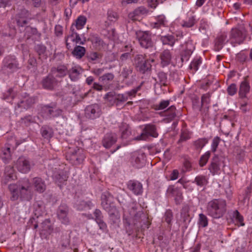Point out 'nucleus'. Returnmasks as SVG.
Instances as JSON below:
<instances>
[{
	"instance_id": "obj_16",
	"label": "nucleus",
	"mask_w": 252,
	"mask_h": 252,
	"mask_svg": "<svg viewBox=\"0 0 252 252\" xmlns=\"http://www.w3.org/2000/svg\"><path fill=\"white\" fill-rule=\"evenodd\" d=\"M117 141L116 135L115 134H107L103 140V145L106 148L111 147Z\"/></svg>"
},
{
	"instance_id": "obj_59",
	"label": "nucleus",
	"mask_w": 252,
	"mask_h": 252,
	"mask_svg": "<svg viewBox=\"0 0 252 252\" xmlns=\"http://www.w3.org/2000/svg\"><path fill=\"white\" fill-rule=\"evenodd\" d=\"M44 110L47 111L49 115L52 114L53 110L52 108H50L47 106H45L43 108Z\"/></svg>"
},
{
	"instance_id": "obj_50",
	"label": "nucleus",
	"mask_w": 252,
	"mask_h": 252,
	"mask_svg": "<svg viewBox=\"0 0 252 252\" xmlns=\"http://www.w3.org/2000/svg\"><path fill=\"white\" fill-rule=\"evenodd\" d=\"M41 134L45 138H48L52 137V133L48 131L45 128L42 127L41 129Z\"/></svg>"
},
{
	"instance_id": "obj_44",
	"label": "nucleus",
	"mask_w": 252,
	"mask_h": 252,
	"mask_svg": "<svg viewBox=\"0 0 252 252\" xmlns=\"http://www.w3.org/2000/svg\"><path fill=\"white\" fill-rule=\"evenodd\" d=\"M169 105V100H162L158 105L156 106V109L162 110L166 108Z\"/></svg>"
},
{
	"instance_id": "obj_30",
	"label": "nucleus",
	"mask_w": 252,
	"mask_h": 252,
	"mask_svg": "<svg viewBox=\"0 0 252 252\" xmlns=\"http://www.w3.org/2000/svg\"><path fill=\"white\" fill-rule=\"evenodd\" d=\"M1 157L4 162H8L11 158L10 148H6L3 149L2 151Z\"/></svg>"
},
{
	"instance_id": "obj_6",
	"label": "nucleus",
	"mask_w": 252,
	"mask_h": 252,
	"mask_svg": "<svg viewBox=\"0 0 252 252\" xmlns=\"http://www.w3.org/2000/svg\"><path fill=\"white\" fill-rule=\"evenodd\" d=\"M15 165L19 172L23 173L29 172L31 168V164L29 160L23 157H20L18 159Z\"/></svg>"
},
{
	"instance_id": "obj_11",
	"label": "nucleus",
	"mask_w": 252,
	"mask_h": 252,
	"mask_svg": "<svg viewBox=\"0 0 252 252\" xmlns=\"http://www.w3.org/2000/svg\"><path fill=\"white\" fill-rule=\"evenodd\" d=\"M17 179V176L12 167L7 166L5 168L4 175L2 179V183L7 184L12 181Z\"/></svg>"
},
{
	"instance_id": "obj_51",
	"label": "nucleus",
	"mask_w": 252,
	"mask_h": 252,
	"mask_svg": "<svg viewBox=\"0 0 252 252\" xmlns=\"http://www.w3.org/2000/svg\"><path fill=\"white\" fill-rule=\"evenodd\" d=\"M99 225L100 229L104 230L106 229V224L102 221L101 219H98V220L96 221Z\"/></svg>"
},
{
	"instance_id": "obj_54",
	"label": "nucleus",
	"mask_w": 252,
	"mask_h": 252,
	"mask_svg": "<svg viewBox=\"0 0 252 252\" xmlns=\"http://www.w3.org/2000/svg\"><path fill=\"white\" fill-rule=\"evenodd\" d=\"M194 20L192 18L189 19L188 22H186L183 24V26L186 27H191L194 25Z\"/></svg>"
},
{
	"instance_id": "obj_36",
	"label": "nucleus",
	"mask_w": 252,
	"mask_h": 252,
	"mask_svg": "<svg viewBox=\"0 0 252 252\" xmlns=\"http://www.w3.org/2000/svg\"><path fill=\"white\" fill-rule=\"evenodd\" d=\"M210 157V153L209 152L205 153L200 158L199 162L200 166H203L205 165L207 162Z\"/></svg>"
},
{
	"instance_id": "obj_17",
	"label": "nucleus",
	"mask_w": 252,
	"mask_h": 252,
	"mask_svg": "<svg viewBox=\"0 0 252 252\" xmlns=\"http://www.w3.org/2000/svg\"><path fill=\"white\" fill-rule=\"evenodd\" d=\"M160 63L162 66L164 67L168 65L171 61L172 55L169 50L163 51L160 55Z\"/></svg>"
},
{
	"instance_id": "obj_42",
	"label": "nucleus",
	"mask_w": 252,
	"mask_h": 252,
	"mask_svg": "<svg viewBox=\"0 0 252 252\" xmlns=\"http://www.w3.org/2000/svg\"><path fill=\"white\" fill-rule=\"evenodd\" d=\"M220 137L217 136L215 137L212 141L211 147H212V150L213 152H216L218 146L220 143Z\"/></svg>"
},
{
	"instance_id": "obj_14",
	"label": "nucleus",
	"mask_w": 252,
	"mask_h": 252,
	"mask_svg": "<svg viewBox=\"0 0 252 252\" xmlns=\"http://www.w3.org/2000/svg\"><path fill=\"white\" fill-rule=\"evenodd\" d=\"M183 48L182 60H188L195 48L194 46L191 41H189L186 43Z\"/></svg>"
},
{
	"instance_id": "obj_18",
	"label": "nucleus",
	"mask_w": 252,
	"mask_h": 252,
	"mask_svg": "<svg viewBox=\"0 0 252 252\" xmlns=\"http://www.w3.org/2000/svg\"><path fill=\"white\" fill-rule=\"evenodd\" d=\"M131 162L133 165L137 168H141L145 163V156L144 154H138L133 156Z\"/></svg>"
},
{
	"instance_id": "obj_47",
	"label": "nucleus",
	"mask_w": 252,
	"mask_h": 252,
	"mask_svg": "<svg viewBox=\"0 0 252 252\" xmlns=\"http://www.w3.org/2000/svg\"><path fill=\"white\" fill-rule=\"evenodd\" d=\"M179 172L177 169L173 170L170 176V180H175L179 177Z\"/></svg>"
},
{
	"instance_id": "obj_4",
	"label": "nucleus",
	"mask_w": 252,
	"mask_h": 252,
	"mask_svg": "<svg viewBox=\"0 0 252 252\" xmlns=\"http://www.w3.org/2000/svg\"><path fill=\"white\" fill-rule=\"evenodd\" d=\"M85 111L86 117L92 120L98 118L101 114L100 106L97 104L88 105L86 107Z\"/></svg>"
},
{
	"instance_id": "obj_64",
	"label": "nucleus",
	"mask_w": 252,
	"mask_h": 252,
	"mask_svg": "<svg viewBox=\"0 0 252 252\" xmlns=\"http://www.w3.org/2000/svg\"><path fill=\"white\" fill-rule=\"evenodd\" d=\"M184 166L187 170H189L191 167V164L189 161H186L184 162Z\"/></svg>"
},
{
	"instance_id": "obj_13",
	"label": "nucleus",
	"mask_w": 252,
	"mask_h": 252,
	"mask_svg": "<svg viewBox=\"0 0 252 252\" xmlns=\"http://www.w3.org/2000/svg\"><path fill=\"white\" fill-rule=\"evenodd\" d=\"M67 213L68 208L66 205H62L59 207L57 212L58 217L62 223L65 224H68L69 222Z\"/></svg>"
},
{
	"instance_id": "obj_43",
	"label": "nucleus",
	"mask_w": 252,
	"mask_h": 252,
	"mask_svg": "<svg viewBox=\"0 0 252 252\" xmlns=\"http://www.w3.org/2000/svg\"><path fill=\"white\" fill-rule=\"evenodd\" d=\"M210 102V95L209 94H203L201 97L202 106L209 104Z\"/></svg>"
},
{
	"instance_id": "obj_45",
	"label": "nucleus",
	"mask_w": 252,
	"mask_h": 252,
	"mask_svg": "<svg viewBox=\"0 0 252 252\" xmlns=\"http://www.w3.org/2000/svg\"><path fill=\"white\" fill-rule=\"evenodd\" d=\"M127 94L125 93L124 94H116L117 101L119 102H123L128 99Z\"/></svg>"
},
{
	"instance_id": "obj_37",
	"label": "nucleus",
	"mask_w": 252,
	"mask_h": 252,
	"mask_svg": "<svg viewBox=\"0 0 252 252\" xmlns=\"http://www.w3.org/2000/svg\"><path fill=\"white\" fill-rule=\"evenodd\" d=\"M202 60L200 58L196 59L193 60L190 64V68L195 71L198 69L199 66L201 64Z\"/></svg>"
},
{
	"instance_id": "obj_60",
	"label": "nucleus",
	"mask_w": 252,
	"mask_h": 252,
	"mask_svg": "<svg viewBox=\"0 0 252 252\" xmlns=\"http://www.w3.org/2000/svg\"><path fill=\"white\" fill-rule=\"evenodd\" d=\"M27 23V22H26V20L25 18H23V19H22L21 20L20 19H18L17 20V24L20 25V26H23V24H25Z\"/></svg>"
},
{
	"instance_id": "obj_34",
	"label": "nucleus",
	"mask_w": 252,
	"mask_h": 252,
	"mask_svg": "<svg viewBox=\"0 0 252 252\" xmlns=\"http://www.w3.org/2000/svg\"><path fill=\"white\" fill-rule=\"evenodd\" d=\"M207 143L208 140L206 138H200L194 142V145L197 149H202Z\"/></svg>"
},
{
	"instance_id": "obj_26",
	"label": "nucleus",
	"mask_w": 252,
	"mask_h": 252,
	"mask_svg": "<svg viewBox=\"0 0 252 252\" xmlns=\"http://www.w3.org/2000/svg\"><path fill=\"white\" fill-rule=\"evenodd\" d=\"M86 18L83 16H80L76 20L75 27L77 30L82 29L86 23Z\"/></svg>"
},
{
	"instance_id": "obj_56",
	"label": "nucleus",
	"mask_w": 252,
	"mask_h": 252,
	"mask_svg": "<svg viewBox=\"0 0 252 252\" xmlns=\"http://www.w3.org/2000/svg\"><path fill=\"white\" fill-rule=\"evenodd\" d=\"M95 217V220L97 221L98 219H101V212L98 210H96L94 212Z\"/></svg>"
},
{
	"instance_id": "obj_53",
	"label": "nucleus",
	"mask_w": 252,
	"mask_h": 252,
	"mask_svg": "<svg viewBox=\"0 0 252 252\" xmlns=\"http://www.w3.org/2000/svg\"><path fill=\"white\" fill-rule=\"evenodd\" d=\"M138 89H133L129 92H127L126 93V94H127V96L128 97V99L129 98H130V97L131 96H134L136 93H137V92L138 91Z\"/></svg>"
},
{
	"instance_id": "obj_2",
	"label": "nucleus",
	"mask_w": 252,
	"mask_h": 252,
	"mask_svg": "<svg viewBox=\"0 0 252 252\" xmlns=\"http://www.w3.org/2000/svg\"><path fill=\"white\" fill-rule=\"evenodd\" d=\"M226 210V203L222 199H213L208 202L207 206V214L214 219L223 216Z\"/></svg>"
},
{
	"instance_id": "obj_52",
	"label": "nucleus",
	"mask_w": 252,
	"mask_h": 252,
	"mask_svg": "<svg viewBox=\"0 0 252 252\" xmlns=\"http://www.w3.org/2000/svg\"><path fill=\"white\" fill-rule=\"evenodd\" d=\"M139 0H122L121 3L123 5H126L132 3H136Z\"/></svg>"
},
{
	"instance_id": "obj_7",
	"label": "nucleus",
	"mask_w": 252,
	"mask_h": 252,
	"mask_svg": "<svg viewBox=\"0 0 252 252\" xmlns=\"http://www.w3.org/2000/svg\"><path fill=\"white\" fill-rule=\"evenodd\" d=\"M148 136L153 137H157L158 133L157 132L156 126L154 125H148L146 126L143 132L141 134L139 137L136 138L137 140H145Z\"/></svg>"
},
{
	"instance_id": "obj_35",
	"label": "nucleus",
	"mask_w": 252,
	"mask_h": 252,
	"mask_svg": "<svg viewBox=\"0 0 252 252\" xmlns=\"http://www.w3.org/2000/svg\"><path fill=\"white\" fill-rule=\"evenodd\" d=\"M114 78V75L112 73H107L100 77L99 81L103 83H107L108 81H112Z\"/></svg>"
},
{
	"instance_id": "obj_58",
	"label": "nucleus",
	"mask_w": 252,
	"mask_h": 252,
	"mask_svg": "<svg viewBox=\"0 0 252 252\" xmlns=\"http://www.w3.org/2000/svg\"><path fill=\"white\" fill-rule=\"evenodd\" d=\"M94 88L97 91H100L102 90V86L98 83H94Z\"/></svg>"
},
{
	"instance_id": "obj_25",
	"label": "nucleus",
	"mask_w": 252,
	"mask_h": 252,
	"mask_svg": "<svg viewBox=\"0 0 252 252\" xmlns=\"http://www.w3.org/2000/svg\"><path fill=\"white\" fill-rule=\"evenodd\" d=\"M54 81L51 76H48L42 81V85L44 88L52 89L54 87Z\"/></svg>"
},
{
	"instance_id": "obj_10",
	"label": "nucleus",
	"mask_w": 252,
	"mask_h": 252,
	"mask_svg": "<svg viewBox=\"0 0 252 252\" xmlns=\"http://www.w3.org/2000/svg\"><path fill=\"white\" fill-rule=\"evenodd\" d=\"M229 40L231 44H241L243 40L241 31L237 28L232 29L230 32Z\"/></svg>"
},
{
	"instance_id": "obj_19",
	"label": "nucleus",
	"mask_w": 252,
	"mask_h": 252,
	"mask_svg": "<svg viewBox=\"0 0 252 252\" xmlns=\"http://www.w3.org/2000/svg\"><path fill=\"white\" fill-rule=\"evenodd\" d=\"M128 188L136 195L140 194L142 192V186L139 182H130L128 185Z\"/></svg>"
},
{
	"instance_id": "obj_8",
	"label": "nucleus",
	"mask_w": 252,
	"mask_h": 252,
	"mask_svg": "<svg viewBox=\"0 0 252 252\" xmlns=\"http://www.w3.org/2000/svg\"><path fill=\"white\" fill-rule=\"evenodd\" d=\"M67 159H69L72 163L75 164H79L83 161L85 158V156L83 154L82 150L77 149L73 152L72 154L70 156L69 154L66 156Z\"/></svg>"
},
{
	"instance_id": "obj_12",
	"label": "nucleus",
	"mask_w": 252,
	"mask_h": 252,
	"mask_svg": "<svg viewBox=\"0 0 252 252\" xmlns=\"http://www.w3.org/2000/svg\"><path fill=\"white\" fill-rule=\"evenodd\" d=\"M147 12L146 8L143 6L139 7L128 14V18L133 21H139Z\"/></svg>"
},
{
	"instance_id": "obj_48",
	"label": "nucleus",
	"mask_w": 252,
	"mask_h": 252,
	"mask_svg": "<svg viewBox=\"0 0 252 252\" xmlns=\"http://www.w3.org/2000/svg\"><path fill=\"white\" fill-rule=\"evenodd\" d=\"M132 72V70L130 68H124V70L122 71L121 73V76L124 78H126L129 75H130Z\"/></svg>"
},
{
	"instance_id": "obj_1",
	"label": "nucleus",
	"mask_w": 252,
	"mask_h": 252,
	"mask_svg": "<svg viewBox=\"0 0 252 252\" xmlns=\"http://www.w3.org/2000/svg\"><path fill=\"white\" fill-rule=\"evenodd\" d=\"M9 189L11 194V199L17 200L19 198L22 200H29L32 198V186L28 180H24L21 185L10 184Z\"/></svg>"
},
{
	"instance_id": "obj_28",
	"label": "nucleus",
	"mask_w": 252,
	"mask_h": 252,
	"mask_svg": "<svg viewBox=\"0 0 252 252\" xmlns=\"http://www.w3.org/2000/svg\"><path fill=\"white\" fill-rule=\"evenodd\" d=\"M166 24V20L164 16H159L157 19L156 22L154 23V27L158 28L161 26H164Z\"/></svg>"
},
{
	"instance_id": "obj_5",
	"label": "nucleus",
	"mask_w": 252,
	"mask_h": 252,
	"mask_svg": "<svg viewBox=\"0 0 252 252\" xmlns=\"http://www.w3.org/2000/svg\"><path fill=\"white\" fill-rule=\"evenodd\" d=\"M137 38L141 46L148 48L153 45L151 35L147 32H139L137 33Z\"/></svg>"
},
{
	"instance_id": "obj_21",
	"label": "nucleus",
	"mask_w": 252,
	"mask_h": 252,
	"mask_svg": "<svg viewBox=\"0 0 252 252\" xmlns=\"http://www.w3.org/2000/svg\"><path fill=\"white\" fill-rule=\"evenodd\" d=\"M250 87L246 80L243 81L240 86L239 95L241 97H245L250 91Z\"/></svg>"
},
{
	"instance_id": "obj_27",
	"label": "nucleus",
	"mask_w": 252,
	"mask_h": 252,
	"mask_svg": "<svg viewBox=\"0 0 252 252\" xmlns=\"http://www.w3.org/2000/svg\"><path fill=\"white\" fill-rule=\"evenodd\" d=\"M233 217L235 218L236 224L238 226L245 225V223L243 222V217L240 214L239 212L237 210L234 212Z\"/></svg>"
},
{
	"instance_id": "obj_23",
	"label": "nucleus",
	"mask_w": 252,
	"mask_h": 252,
	"mask_svg": "<svg viewBox=\"0 0 252 252\" xmlns=\"http://www.w3.org/2000/svg\"><path fill=\"white\" fill-rule=\"evenodd\" d=\"M105 99L110 105H114L117 101L116 94L114 92H109L105 96Z\"/></svg>"
},
{
	"instance_id": "obj_22",
	"label": "nucleus",
	"mask_w": 252,
	"mask_h": 252,
	"mask_svg": "<svg viewBox=\"0 0 252 252\" xmlns=\"http://www.w3.org/2000/svg\"><path fill=\"white\" fill-rule=\"evenodd\" d=\"M80 38L76 33H73L68 36L66 38V44L68 48L71 47V43H78L80 40Z\"/></svg>"
},
{
	"instance_id": "obj_9",
	"label": "nucleus",
	"mask_w": 252,
	"mask_h": 252,
	"mask_svg": "<svg viewBox=\"0 0 252 252\" xmlns=\"http://www.w3.org/2000/svg\"><path fill=\"white\" fill-rule=\"evenodd\" d=\"M167 194L169 196L174 197L177 204H180L182 201V192L178 188H174L173 186H169L167 189Z\"/></svg>"
},
{
	"instance_id": "obj_31",
	"label": "nucleus",
	"mask_w": 252,
	"mask_h": 252,
	"mask_svg": "<svg viewBox=\"0 0 252 252\" xmlns=\"http://www.w3.org/2000/svg\"><path fill=\"white\" fill-rule=\"evenodd\" d=\"M199 224L202 227H206L208 224V218L203 214L199 215Z\"/></svg>"
},
{
	"instance_id": "obj_24",
	"label": "nucleus",
	"mask_w": 252,
	"mask_h": 252,
	"mask_svg": "<svg viewBox=\"0 0 252 252\" xmlns=\"http://www.w3.org/2000/svg\"><path fill=\"white\" fill-rule=\"evenodd\" d=\"M85 49L84 47L80 46L76 47L72 52V54L76 58L80 59L85 54Z\"/></svg>"
},
{
	"instance_id": "obj_62",
	"label": "nucleus",
	"mask_w": 252,
	"mask_h": 252,
	"mask_svg": "<svg viewBox=\"0 0 252 252\" xmlns=\"http://www.w3.org/2000/svg\"><path fill=\"white\" fill-rule=\"evenodd\" d=\"M33 2V4L35 7H38L40 5L41 3V0H32Z\"/></svg>"
},
{
	"instance_id": "obj_46",
	"label": "nucleus",
	"mask_w": 252,
	"mask_h": 252,
	"mask_svg": "<svg viewBox=\"0 0 252 252\" xmlns=\"http://www.w3.org/2000/svg\"><path fill=\"white\" fill-rule=\"evenodd\" d=\"M220 169L219 165L215 162H212L210 167V170L214 174L217 173Z\"/></svg>"
},
{
	"instance_id": "obj_32",
	"label": "nucleus",
	"mask_w": 252,
	"mask_h": 252,
	"mask_svg": "<svg viewBox=\"0 0 252 252\" xmlns=\"http://www.w3.org/2000/svg\"><path fill=\"white\" fill-rule=\"evenodd\" d=\"M161 40L163 44H168L171 46H173L175 42L174 37L171 35L163 36Z\"/></svg>"
},
{
	"instance_id": "obj_40",
	"label": "nucleus",
	"mask_w": 252,
	"mask_h": 252,
	"mask_svg": "<svg viewBox=\"0 0 252 252\" xmlns=\"http://www.w3.org/2000/svg\"><path fill=\"white\" fill-rule=\"evenodd\" d=\"M227 91L229 95H234L237 91V88L236 84H231L228 87Z\"/></svg>"
},
{
	"instance_id": "obj_55",
	"label": "nucleus",
	"mask_w": 252,
	"mask_h": 252,
	"mask_svg": "<svg viewBox=\"0 0 252 252\" xmlns=\"http://www.w3.org/2000/svg\"><path fill=\"white\" fill-rule=\"evenodd\" d=\"M9 2L8 0H0V7H5L8 5Z\"/></svg>"
},
{
	"instance_id": "obj_41",
	"label": "nucleus",
	"mask_w": 252,
	"mask_h": 252,
	"mask_svg": "<svg viewBox=\"0 0 252 252\" xmlns=\"http://www.w3.org/2000/svg\"><path fill=\"white\" fill-rule=\"evenodd\" d=\"M67 73V68L64 66H60L57 69V75L59 77H63L65 76Z\"/></svg>"
},
{
	"instance_id": "obj_15",
	"label": "nucleus",
	"mask_w": 252,
	"mask_h": 252,
	"mask_svg": "<svg viewBox=\"0 0 252 252\" xmlns=\"http://www.w3.org/2000/svg\"><path fill=\"white\" fill-rule=\"evenodd\" d=\"M32 182L34 190L39 193L43 192L46 189L44 181L40 178L36 177L33 179Z\"/></svg>"
},
{
	"instance_id": "obj_29",
	"label": "nucleus",
	"mask_w": 252,
	"mask_h": 252,
	"mask_svg": "<svg viewBox=\"0 0 252 252\" xmlns=\"http://www.w3.org/2000/svg\"><path fill=\"white\" fill-rule=\"evenodd\" d=\"M81 68L79 67H73L70 71L69 76L72 80L75 81L80 74Z\"/></svg>"
},
{
	"instance_id": "obj_33",
	"label": "nucleus",
	"mask_w": 252,
	"mask_h": 252,
	"mask_svg": "<svg viewBox=\"0 0 252 252\" xmlns=\"http://www.w3.org/2000/svg\"><path fill=\"white\" fill-rule=\"evenodd\" d=\"M195 181L196 183V184L199 186H203L206 185L207 184V180L206 177L204 176H198L195 179Z\"/></svg>"
},
{
	"instance_id": "obj_39",
	"label": "nucleus",
	"mask_w": 252,
	"mask_h": 252,
	"mask_svg": "<svg viewBox=\"0 0 252 252\" xmlns=\"http://www.w3.org/2000/svg\"><path fill=\"white\" fill-rule=\"evenodd\" d=\"M176 108L174 106L170 107L166 112V115L169 119H173L176 116Z\"/></svg>"
},
{
	"instance_id": "obj_63",
	"label": "nucleus",
	"mask_w": 252,
	"mask_h": 252,
	"mask_svg": "<svg viewBox=\"0 0 252 252\" xmlns=\"http://www.w3.org/2000/svg\"><path fill=\"white\" fill-rule=\"evenodd\" d=\"M93 81L94 79L91 76H90L86 79V82L88 85L91 84Z\"/></svg>"
},
{
	"instance_id": "obj_61",
	"label": "nucleus",
	"mask_w": 252,
	"mask_h": 252,
	"mask_svg": "<svg viewBox=\"0 0 252 252\" xmlns=\"http://www.w3.org/2000/svg\"><path fill=\"white\" fill-rule=\"evenodd\" d=\"M206 0H197L196 2V5L198 7L201 6L205 2Z\"/></svg>"
},
{
	"instance_id": "obj_49",
	"label": "nucleus",
	"mask_w": 252,
	"mask_h": 252,
	"mask_svg": "<svg viewBox=\"0 0 252 252\" xmlns=\"http://www.w3.org/2000/svg\"><path fill=\"white\" fill-rule=\"evenodd\" d=\"M165 221L170 223L172 219V213L170 211H167L165 214Z\"/></svg>"
},
{
	"instance_id": "obj_57",
	"label": "nucleus",
	"mask_w": 252,
	"mask_h": 252,
	"mask_svg": "<svg viewBox=\"0 0 252 252\" xmlns=\"http://www.w3.org/2000/svg\"><path fill=\"white\" fill-rule=\"evenodd\" d=\"M129 131L127 128L126 129V130L125 131H123L122 134V138H127L128 135L129 134Z\"/></svg>"
},
{
	"instance_id": "obj_3",
	"label": "nucleus",
	"mask_w": 252,
	"mask_h": 252,
	"mask_svg": "<svg viewBox=\"0 0 252 252\" xmlns=\"http://www.w3.org/2000/svg\"><path fill=\"white\" fill-rule=\"evenodd\" d=\"M155 59L151 57L149 60H146L143 55H138L136 59V66L137 70L141 73H145L151 67L150 63H153Z\"/></svg>"
},
{
	"instance_id": "obj_38",
	"label": "nucleus",
	"mask_w": 252,
	"mask_h": 252,
	"mask_svg": "<svg viewBox=\"0 0 252 252\" xmlns=\"http://www.w3.org/2000/svg\"><path fill=\"white\" fill-rule=\"evenodd\" d=\"M68 176L66 174H63V175L59 174L56 179V183L59 186H61V184L65 182L67 179Z\"/></svg>"
},
{
	"instance_id": "obj_20",
	"label": "nucleus",
	"mask_w": 252,
	"mask_h": 252,
	"mask_svg": "<svg viewBox=\"0 0 252 252\" xmlns=\"http://www.w3.org/2000/svg\"><path fill=\"white\" fill-rule=\"evenodd\" d=\"M227 36L225 33H222L218 36L216 40L215 46L217 50H220L222 48L223 45L228 42Z\"/></svg>"
}]
</instances>
